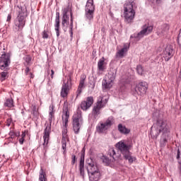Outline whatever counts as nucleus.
I'll return each instance as SVG.
<instances>
[{
    "instance_id": "8fccbe9b",
    "label": "nucleus",
    "mask_w": 181,
    "mask_h": 181,
    "mask_svg": "<svg viewBox=\"0 0 181 181\" xmlns=\"http://www.w3.org/2000/svg\"><path fill=\"white\" fill-rule=\"evenodd\" d=\"M119 91L121 93L125 92V86H122V87H120Z\"/></svg>"
},
{
    "instance_id": "2eb2a0df",
    "label": "nucleus",
    "mask_w": 181,
    "mask_h": 181,
    "mask_svg": "<svg viewBox=\"0 0 181 181\" xmlns=\"http://www.w3.org/2000/svg\"><path fill=\"white\" fill-rule=\"evenodd\" d=\"M94 104V98L92 96L87 97L84 100H82L80 105L81 109L83 111H87L91 108V105Z\"/></svg>"
},
{
    "instance_id": "f03ea898",
    "label": "nucleus",
    "mask_w": 181,
    "mask_h": 181,
    "mask_svg": "<svg viewBox=\"0 0 181 181\" xmlns=\"http://www.w3.org/2000/svg\"><path fill=\"white\" fill-rule=\"evenodd\" d=\"M160 132H163V137L160 141V148H165L168 144V138L166 136H169L170 129L166 122H163V120H158L156 124H153L151 127L150 135L152 139H156Z\"/></svg>"
},
{
    "instance_id": "37998d69",
    "label": "nucleus",
    "mask_w": 181,
    "mask_h": 181,
    "mask_svg": "<svg viewBox=\"0 0 181 181\" xmlns=\"http://www.w3.org/2000/svg\"><path fill=\"white\" fill-rule=\"evenodd\" d=\"M25 75L28 76L29 74V71H30V69L29 68L30 66L25 65Z\"/></svg>"
},
{
    "instance_id": "6e6d98bb",
    "label": "nucleus",
    "mask_w": 181,
    "mask_h": 181,
    "mask_svg": "<svg viewBox=\"0 0 181 181\" xmlns=\"http://www.w3.org/2000/svg\"><path fill=\"white\" fill-rule=\"evenodd\" d=\"M0 125H2V123H1V122H0Z\"/></svg>"
},
{
    "instance_id": "7ed1b4c3",
    "label": "nucleus",
    "mask_w": 181,
    "mask_h": 181,
    "mask_svg": "<svg viewBox=\"0 0 181 181\" xmlns=\"http://www.w3.org/2000/svg\"><path fill=\"white\" fill-rule=\"evenodd\" d=\"M54 104L51 103L49 107V124L46 125V128L44 130L43 135V144L41 146V148L43 150V152L46 153L49 149V141L50 139V132H52V122L54 118Z\"/></svg>"
},
{
    "instance_id": "603ef678",
    "label": "nucleus",
    "mask_w": 181,
    "mask_h": 181,
    "mask_svg": "<svg viewBox=\"0 0 181 181\" xmlns=\"http://www.w3.org/2000/svg\"><path fill=\"white\" fill-rule=\"evenodd\" d=\"M29 74H30V78H34L35 75H33V74H32V73L30 72Z\"/></svg>"
},
{
    "instance_id": "423d86ee",
    "label": "nucleus",
    "mask_w": 181,
    "mask_h": 181,
    "mask_svg": "<svg viewBox=\"0 0 181 181\" xmlns=\"http://www.w3.org/2000/svg\"><path fill=\"white\" fill-rule=\"evenodd\" d=\"M136 4L134 1H126L124 4V16L127 23H132L135 18Z\"/></svg>"
},
{
    "instance_id": "20e7f679",
    "label": "nucleus",
    "mask_w": 181,
    "mask_h": 181,
    "mask_svg": "<svg viewBox=\"0 0 181 181\" xmlns=\"http://www.w3.org/2000/svg\"><path fill=\"white\" fill-rule=\"evenodd\" d=\"M26 7H22L21 6H16V11L18 12V16L14 21V25L16 30L18 32H22L25 25L26 23V16H28Z\"/></svg>"
},
{
    "instance_id": "49530a36",
    "label": "nucleus",
    "mask_w": 181,
    "mask_h": 181,
    "mask_svg": "<svg viewBox=\"0 0 181 181\" xmlns=\"http://www.w3.org/2000/svg\"><path fill=\"white\" fill-rule=\"evenodd\" d=\"M26 134H28V131L22 132V134L21 135V138H24V139H25V136H26Z\"/></svg>"
},
{
    "instance_id": "de8ad7c7",
    "label": "nucleus",
    "mask_w": 181,
    "mask_h": 181,
    "mask_svg": "<svg viewBox=\"0 0 181 181\" xmlns=\"http://www.w3.org/2000/svg\"><path fill=\"white\" fill-rule=\"evenodd\" d=\"M50 77H51L52 80H53V78H54V71L53 69L51 70Z\"/></svg>"
},
{
    "instance_id": "0eeeda50",
    "label": "nucleus",
    "mask_w": 181,
    "mask_h": 181,
    "mask_svg": "<svg viewBox=\"0 0 181 181\" xmlns=\"http://www.w3.org/2000/svg\"><path fill=\"white\" fill-rule=\"evenodd\" d=\"M69 103L66 100L62 107V139H69V136H67V124H69Z\"/></svg>"
},
{
    "instance_id": "7c9ffc66",
    "label": "nucleus",
    "mask_w": 181,
    "mask_h": 181,
    "mask_svg": "<svg viewBox=\"0 0 181 181\" xmlns=\"http://www.w3.org/2000/svg\"><path fill=\"white\" fill-rule=\"evenodd\" d=\"M67 141H69V139H62V148L64 150V155H66V153Z\"/></svg>"
},
{
    "instance_id": "72a5a7b5",
    "label": "nucleus",
    "mask_w": 181,
    "mask_h": 181,
    "mask_svg": "<svg viewBox=\"0 0 181 181\" xmlns=\"http://www.w3.org/2000/svg\"><path fill=\"white\" fill-rule=\"evenodd\" d=\"M70 16H71V23H70V32L71 34L73 35V13L70 12Z\"/></svg>"
},
{
    "instance_id": "a18cd8bd",
    "label": "nucleus",
    "mask_w": 181,
    "mask_h": 181,
    "mask_svg": "<svg viewBox=\"0 0 181 181\" xmlns=\"http://www.w3.org/2000/svg\"><path fill=\"white\" fill-rule=\"evenodd\" d=\"M18 141H19L20 145H23V143L25 142V139L23 138V137H21V138L18 139Z\"/></svg>"
},
{
    "instance_id": "f257e3e1",
    "label": "nucleus",
    "mask_w": 181,
    "mask_h": 181,
    "mask_svg": "<svg viewBox=\"0 0 181 181\" xmlns=\"http://www.w3.org/2000/svg\"><path fill=\"white\" fill-rule=\"evenodd\" d=\"M116 148H112L108 151V155L110 158H112L114 160H118L121 158V153L123 155V158L128 160L129 163H134L136 158L132 156V153H131V146L127 143L125 141L122 140L115 144Z\"/></svg>"
},
{
    "instance_id": "9d476101",
    "label": "nucleus",
    "mask_w": 181,
    "mask_h": 181,
    "mask_svg": "<svg viewBox=\"0 0 181 181\" xmlns=\"http://www.w3.org/2000/svg\"><path fill=\"white\" fill-rule=\"evenodd\" d=\"M115 124V119L112 116L107 118V119L104 123H100L96 127V131L98 134H104L106 131L110 129L112 125Z\"/></svg>"
},
{
    "instance_id": "4c0bfd02",
    "label": "nucleus",
    "mask_w": 181,
    "mask_h": 181,
    "mask_svg": "<svg viewBox=\"0 0 181 181\" xmlns=\"http://www.w3.org/2000/svg\"><path fill=\"white\" fill-rule=\"evenodd\" d=\"M103 159V163H105V165H110V163H111V160H110V158L104 156Z\"/></svg>"
},
{
    "instance_id": "4be33fe9",
    "label": "nucleus",
    "mask_w": 181,
    "mask_h": 181,
    "mask_svg": "<svg viewBox=\"0 0 181 181\" xmlns=\"http://www.w3.org/2000/svg\"><path fill=\"white\" fill-rule=\"evenodd\" d=\"M31 114L33 115V121H37L39 119V110L36 107V105H31Z\"/></svg>"
},
{
    "instance_id": "9b49d317",
    "label": "nucleus",
    "mask_w": 181,
    "mask_h": 181,
    "mask_svg": "<svg viewBox=\"0 0 181 181\" xmlns=\"http://www.w3.org/2000/svg\"><path fill=\"white\" fill-rule=\"evenodd\" d=\"M73 84L71 83V76H66L63 81V84L60 93L62 98H66V97L69 95V91H70V88H71Z\"/></svg>"
},
{
    "instance_id": "b1692460",
    "label": "nucleus",
    "mask_w": 181,
    "mask_h": 181,
    "mask_svg": "<svg viewBox=\"0 0 181 181\" xmlns=\"http://www.w3.org/2000/svg\"><path fill=\"white\" fill-rule=\"evenodd\" d=\"M38 181H47V175H46V170L41 167L39 173Z\"/></svg>"
},
{
    "instance_id": "c85d7f7f",
    "label": "nucleus",
    "mask_w": 181,
    "mask_h": 181,
    "mask_svg": "<svg viewBox=\"0 0 181 181\" xmlns=\"http://www.w3.org/2000/svg\"><path fill=\"white\" fill-rule=\"evenodd\" d=\"M4 107H7L8 108H12V107H13V99H6V102L4 103Z\"/></svg>"
},
{
    "instance_id": "bb28decb",
    "label": "nucleus",
    "mask_w": 181,
    "mask_h": 181,
    "mask_svg": "<svg viewBox=\"0 0 181 181\" xmlns=\"http://www.w3.org/2000/svg\"><path fill=\"white\" fill-rule=\"evenodd\" d=\"M8 135L10 139H15V138L21 136V132H17L13 129H11Z\"/></svg>"
},
{
    "instance_id": "5701e85b",
    "label": "nucleus",
    "mask_w": 181,
    "mask_h": 181,
    "mask_svg": "<svg viewBox=\"0 0 181 181\" xmlns=\"http://www.w3.org/2000/svg\"><path fill=\"white\" fill-rule=\"evenodd\" d=\"M85 11L94 12L95 11V6L94 5V0H88Z\"/></svg>"
},
{
    "instance_id": "09e8293b",
    "label": "nucleus",
    "mask_w": 181,
    "mask_h": 181,
    "mask_svg": "<svg viewBox=\"0 0 181 181\" xmlns=\"http://www.w3.org/2000/svg\"><path fill=\"white\" fill-rule=\"evenodd\" d=\"M11 19H12V15L8 14L7 16L6 22H11Z\"/></svg>"
},
{
    "instance_id": "3c124183",
    "label": "nucleus",
    "mask_w": 181,
    "mask_h": 181,
    "mask_svg": "<svg viewBox=\"0 0 181 181\" xmlns=\"http://www.w3.org/2000/svg\"><path fill=\"white\" fill-rule=\"evenodd\" d=\"M84 152H86V150L83 148L81 151V158H84Z\"/></svg>"
},
{
    "instance_id": "c03bdc74",
    "label": "nucleus",
    "mask_w": 181,
    "mask_h": 181,
    "mask_svg": "<svg viewBox=\"0 0 181 181\" xmlns=\"http://www.w3.org/2000/svg\"><path fill=\"white\" fill-rule=\"evenodd\" d=\"M150 2H152L153 4H154V2L156 4H160V2H162V0H148Z\"/></svg>"
},
{
    "instance_id": "e433bc0d",
    "label": "nucleus",
    "mask_w": 181,
    "mask_h": 181,
    "mask_svg": "<svg viewBox=\"0 0 181 181\" xmlns=\"http://www.w3.org/2000/svg\"><path fill=\"white\" fill-rule=\"evenodd\" d=\"M81 93H83V88L81 87H78V89L76 90V99L78 98V97H80V95H81Z\"/></svg>"
},
{
    "instance_id": "a19ab883",
    "label": "nucleus",
    "mask_w": 181,
    "mask_h": 181,
    "mask_svg": "<svg viewBox=\"0 0 181 181\" xmlns=\"http://www.w3.org/2000/svg\"><path fill=\"white\" fill-rule=\"evenodd\" d=\"M11 124H12V118H8L6 119V125L7 127H10L11 126Z\"/></svg>"
},
{
    "instance_id": "a211bd4d",
    "label": "nucleus",
    "mask_w": 181,
    "mask_h": 181,
    "mask_svg": "<svg viewBox=\"0 0 181 181\" xmlns=\"http://www.w3.org/2000/svg\"><path fill=\"white\" fill-rule=\"evenodd\" d=\"M136 87L141 95H142L144 94H146V91H148V83H146V81H143L137 84Z\"/></svg>"
},
{
    "instance_id": "412c9836",
    "label": "nucleus",
    "mask_w": 181,
    "mask_h": 181,
    "mask_svg": "<svg viewBox=\"0 0 181 181\" xmlns=\"http://www.w3.org/2000/svg\"><path fill=\"white\" fill-rule=\"evenodd\" d=\"M129 49V44H124L123 48H122L120 50H119L117 52V57L122 58L125 54V53L128 52Z\"/></svg>"
},
{
    "instance_id": "c9c22d12",
    "label": "nucleus",
    "mask_w": 181,
    "mask_h": 181,
    "mask_svg": "<svg viewBox=\"0 0 181 181\" xmlns=\"http://www.w3.org/2000/svg\"><path fill=\"white\" fill-rule=\"evenodd\" d=\"M81 93H83V88L81 87H78V89L76 90V99L78 98V97H80V95H81Z\"/></svg>"
},
{
    "instance_id": "ddd939ff",
    "label": "nucleus",
    "mask_w": 181,
    "mask_h": 181,
    "mask_svg": "<svg viewBox=\"0 0 181 181\" xmlns=\"http://www.w3.org/2000/svg\"><path fill=\"white\" fill-rule=\"evenodd\" d=\"M107 103H108V100L107 98L101 96L98 98L96 105L93 109V114L94 117H98V115H100V110H101V108H104Z\"/></svg>"
},
{
    "instance_id": "a878e982",
    "label": "nucleus",
    "mask_w": 181,
    "mask_h": 181,
    "mask_svg": "<svg viewBox=\"0 0 181 181\" xmlns=\"http://www.w3.org/2000/svg\"><path fill=\"white\" fill-rule=\"evenodd\" d=\"M85 16L89 21V25H91V21L94 19V11H85Z\"/></svg>"
},
{
    "instance_id": "cd10ccee",
    "label": "nucleus",
    "mask_w": 181,
    "mask_h": 181,
    "mask_svg": "<svg viewBox=\"0 0 181 181\" xmlns=\"http://www.w3.org/2000/svg\"><path fill=\"white\" fill-rule=\"evenodd\" d=\"M79 170L81 176L84 177V157H81V160L79 163Z\"/></svg>"
},
{
    "instance_id": "6ab92c4d",
    "label": "nucleus",
    "mask_w": 181,
    "mask_h": 181,
    "mask_svg": "<svg viewBox=\"0 0 181 181\" xmlns=\"http://www.w3.org/2000/svg\"><path fill=\"white\" fill-rule=\"evenodd\" d=\"M54 29L57 33V37L60 36V13H56Z\"/></svg>"
},
{
    "instance_id": "1a4fd4ad",
    "label": "nucleus",
    "mask_w": 181,
    "mask_h": 181,
    "mask_svg": "<svg viewBox=\"0 0 181 181\" xmlns=\"http://www.w3.org/2000/svg\"><path fill=\"white\" fill-rule=\"evenodd\" d=\"M152 30H153V26L149 25H145L142 27V30L138 33H134L131 35V39H134L136 42L141 40L144 36H148V35H151L152 33Z\"/></svg>"
},
{
    "instance_id": "f704fd0d",
    "label": "nucleus",
    "mask_w": 181,
    "mask_h": 181,
    "mask_svg": "<svg viewBox=\"0 0 181 181\" xmlns=\"http://www.w3.org/2000/svg\"><path fill=\"white\" fill-rule=\"evenodd\" d=\"M136 71L138 74H139L140 76H142V74L144 73V69L142 68V66L138 65L136 67Z\"/></svg>"
},
{
    "instance_id": "aec40b11",
    "label": "nucleus",
    "mask_w": 181,
    "mask_h": 181,
    "mask_svg": "<svg viewBox=\"0 0 181 181\" xmlns=\"http://www.w3.org/2000/svg\"><path fill=\"white\" fill-rule=\"evenodd\" d=\"M117 129L119 132H120V134H122V135H128V134L131 132V129L127 128V127H125L122 124H118Z\"/></svg>"
},
{
    "instance_id": "58836bf2",
    "label": "nucleus",
    "mask_w": 181,
    "mask_h": 181,
    "mask_svg": "<svg viewBox=\"0 0 181 181\" xmlns=\"http://www.w3.org/2000/svg\"><path fill=\"white\" fill-rule=\"evenodd\" d=\"M42 35V39H49V34L47 33V31L44 30Z\"/></svg>"
},
{
    "instance_id": "864d4df0",
    "label": "nucleus",
    "mask_w": 181,
    "mask_h": 181,
    "mask_svg": "<svg viewBox=\"0 0 181 181\" xmlns=\"http://www.w3.org/2000/svg\"><path fill=\"white\" fill-rule=\"evenodd\" d=\"M47 86H52V80L49 79Z\"/></svg>"
},
{
    "instance_id": "4d7b16f0",
    "label": "nucleus",
    "mask_w": 181,
    "mask_h": 181,
    "mask_svg": "<svg viewBox=\"0 0 181 181\" xmlns=\"http://www.w3.org/2000/svg\"><path fill=\"white\" fill-rule=\"evenodd\" d=\"M135 91H136V89H135Z\"/></svg>"
},
{
    "instance_id": "c756f323",
    "label": "nucleus",
    "mask_w": 181,
    "mask_h": 181,
    "mask_svg": "<svg viewBox=\"0 0 181 181\" xmlns=\"http://www.w3.org/2000/svg\"><path fill=\"white\" fill-rule=\"evenodd\" d=\"M24 65L30 66V62H32V57L30 55H27L23 58Z\"/></svg>"
},
{
    "instance_id": "39448f33",
    "label": "nucleus",
    "mask_w": 181,
    "mask_h": 181,
    "mask_svg": "<svg viewBox=\"0 0 181 181\" xmlns=\"http://www.w3.org/2000/svg\"><path fill=\"white\" fill-rule=\"evenodd\" d=\"M87 170L90 181H98L101 179V172L97 163L90 158L86 160Z\"/></svg>"
},
{
    "instance_id": "ea45409f",
    "label": "nucleus",
    "mask_w": 181,
    "mask_h": 181,
    "mask_svg": "<svg viewBox=\"0 0 181 181\" xmlns=\"http://www.w3.org/2000/svg\"><path fill=\"white\" fill-rule=\"evenodd\" d=\"M163 33L164 32H168V30H169V25H168V24H164V25H163Z\"/></svg>"
},
{
    "instance_id": "f3484780",
    "label": "nucleus",
    "mask_w": 181,
    "mask_h": 181,
    "mask_svg": "<svg viewBox=\"0 0 181 181\" xmlns=\"http://www.w3.org/2000/svg\"><path fill=\"white\" fill-rule=\"evenodd\" d=\"M175 54V50L172 46H168L165 47V50L163 51V57L165 62H169L173 55Z\"/></svg>"
},
{
    "instance_id": "6e6552de",
    "label": "nucleus",
    "mask_w": 181,
    "mask_h": 181,
    "mask_svg": "<svg viewBox=\"0 0 181 181\" xmlns=\"http://www.w3.org/2000/svg\"><path fill=\"white\" fill-rule=\"evenodd\" d=\"M84 120L83 119V115L81 110H77L72 117V129L76 135L80 132V128Z\"/></svg>"
},
{
    "instance_id": "4468645a",
    "label": "nucleus",
    "mask_w": 181,
    "mask_h": 181,
    "mask_svg": "<svg viewBox=\"0 0 181 181\" xmlns=\"http://www.w3.org/2000/svg\"><path fill=\"white\" fill-rule=\"evenodd\" d=\"M69 7H66L62 11V28L63 30L67 32V28L69 26V21H70V17H69Z\"/></svg>"
},
{
    "instance_id": "f8f14e48",
    "label": "nucleus",
    "mask_w": 181,
    "mask_h": 181,
    "mask_svg": "<svg viewBox=\"0 0 181 181\" xmlns=\"http://www.w3.org/2000/svg\"><path fill=\"white\" fill-rule=\"evenodd\" d=\"M117 76V71H110L107 75L105 79H103L102 82V87L103 90H110L114 84V80H115V77Z\"/></svg>"
},
{
    "instance_id": "393cba45",
    "label": "nucleus",
    "mask_w": 181,
    "mask_h": 181,
    "mask_svg": "<svg viewBox=\"0 0 181 181\" xmlns=\"http://www.w3.org/2000/svg\"><path fill=\"white\" fill-rule=\"evenodd\" d=\"M105 58L102 57L98 62V69L100 71H104L105 69Z\"/></svg>"
},
{
    "instance_id": "2f4dec72",
    "label": "nucleus",
    "mask_w": 181,
    "mask_h": 181,
    "mask_svg": "<svg viewBox=\"0 0 181 181\" xmlns=\"http://www.w3.org/2000/svg\"><path fill=\"white\" fill-rule=\"evenodd\" d=\"M86 75L81 76L78 87H81V88H84V83H86Z\"/></svg>"
},
{
    "instance_id": "dca6fc26",
    "label": "nucleus",
    "mask_w": 181,
    "mask_h": 181,
    "mask_svg": "<svg viewBox=\"0 0 181 181\" xmlns=\"http://www.w3.org/2000/svg\"><path fill=\"white\" fill-rule=\"evenodd\" d=\"M0 69L4 70L5 68L8 67L11 64V57L8 54H3L0 57Z\"/></svg>"
},
{
    "instance_id": "5fc2aeb1",
    "label": "nucleus",
    "mask_w": 181,
    "mask_h": 181,
    "mask_svg": "<svg viewBox=\"0 0 181 181\" xmlns=\"http://www.w3.org/2000/svg\"><path fill=\"white\" fill-rule=\"evenodd\" d=\"M110 16H112H112H113L114 14H112V13L110 12Z\"/></svg>"
},
{
    "instance_id": "79ce46f5",
    "label": "nucleus",
    "mask_w": 181,
    "mask_h": 181,
    "mask_svg": "<svg viewBox=\"0 0 181 181\" xmlns=\"http://www.w3.org/2000/svg\"><path fill=\"white\" fill-rule=\"evenodd\" d=\"M76 155L73 154L71 156V165H74V163H76Z\"/></svg>"
},
{
    "instance_id": "473e14b6",
    "label": "nucleus",
    "mask_w": 181,
    "mask_h": 181,
    "mask_svg": "<svg viewBox=\"0 0 181 181\" xmlns=\"http://www.w3.org/2000/svg\"><path fill=\"white\" fill-rule=\"evenodd\" d=\"M8 78V72L3 71L0 74V81H5Z\"/></svg>"
}]
</instances>
